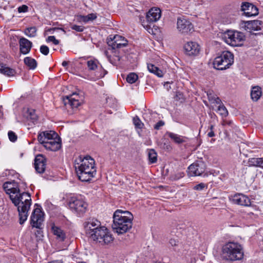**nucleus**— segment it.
Listing matches in <instances>:
<instances>
[{
  "label": "nucleus",
  "mask_w": 263,
  "mask_h": 263,
  "mask_svg": "<svg viewBox=\"0 0 263 263\" xmlns=\"http://www.w3.org/2000/svg\"><path fill=\"white\" fill-rule=\"evenodd\" d=\"M261 88L258 86L252 87L251 91V97L254 101H257L261 96Z\"/></svg>",
  "instance_id": "obj_26"
},
{
  "label": "nucleus",
  "mask_w": 263,
  "mask_h": 263,
  "mask_svg": "<svg viewBox=\"0 0 263 263\" xmlns=\"http://www.w3.org/2000/svg\"><path fill=\"white\" fill-rule=\"evenodd\" d=\"M20 51L23 54L28 53L32 46V43L31 41L25 37H21L19 40Z\"/></svg>",
  "instance_id": "obj_21"
},
{
  "label": "nucleus",
  "mask_w": 263,
  "mask_h": 263,
  "mask_svg": "<svg viewBox=\"0 0 263 263\" xmlns=\"http://www.w3.org/2000/svg\"><path fill=\"white\" fill-rule=\"evenodd\" d=\"M222 125L226 127H233L234 124L232 121L225 120L222 121Z\"/></svg>",
  "instance_id": "obj_42"
},
{
  "label": "nucleus",
  "mask_w": 263,
  "mask_h": 263,
  "mask_svg": "<svg viewBox=\"0 0 263 263\" xmlns=\"http://www.w3.org/2000/svg\"><path fill=\"white\" fill-rule=\"evenodd\" d=\"M241 10L243 12V14L247 17L256 16L258 14V9L257 7L248 2L242 3Z\"/></svg>",
  "instance_id": "obj_16"
},
{
  "label": "nucleus",
  "mask_w": 263,
  "mask_h": 263,
  "mask_svg": "<svg viewBox=\"0 0 263 263\" xmlns=\"http://www.w3.org/2000/svg\"><path fill=\"white\" fill-rule=\"evenodd\" d=\"M25 65L29 67L30 69H34L37 66L36 60L31 57H26L24 59Z\"/></svg>",
  "instance_id": "obj_31"
},
{
  "label": "nucleus",
  "mask_w": 263,
  "mask_h": 263,
  "mask_svg": "<svg viewBox=\"0 0 263 263\" xmlns=\"http://www.w3.org/2000/svg\"><path fill=\"white\" fill-rule=\"evenodd\" d=\"M71 28L72 30H74L77 32H82L84 31V27L83 26H79L77 25H73L71 26Z\"/></svg>",
  "instance_id": "obj_41"
},
{
  "label": "nucleus",
  "mask_w": 263,
  "mask_h": 263,
  "mask_svg": "<svg viewBox=\"0 0 263 263\" xmlns=\"http://www.w3.org/2000/svg\"><path fill=\"white\" fill-rule=\"evenodd\" d=\"M109 46H111L114 49L125 47L127 45V41L121 35H116L110 42H108Z\"/></svg>",
  "instance_id": "obj_19"
},
{
  "label": "nucleus",
  "mask_w": 263,
  "mask_h": 263,
  "mask_svg": "<svg viewBox=\"0 0 263 263\" xmlns=\"http://www.w3.org/2000/svg\"><path fill=\"white\" fill-rule=\"evenodd\" d=\"M233 63V54L230 51H224L215 58L213 64L214 68L222 70L229 68Z\"/></svg>",
  "instance_id": "obj_8"
},
{
  "label": "nucleus",
  "mask_w": 263,
  "mask_h": 263,
  "mask_svg": "<svg viewBox=\"0 0 263 263\" xmlns=\"http://www.w3.org/2000/svg\"><path fill=\"white\" fill-rule=\"evenodd\" d=\"M86 64L88 73L85 74V78L89 80L96 81L104 77L107 73L96 59L88 60Z\"/></svg>",
  "instance_id": "obj_7"
},
{
  "label": "nucleus",
  "mask_w": 263,
  "mask_h": 263,
  "mask_svg": "<svg viewBox=\"0 0 263 263\" xmlns=\"http://www.w3.org/2000/svg\"><path fill=\"white\" fill-rule=\"evenodd\" d=\"M161 17V10L159 8L151 9L146 15V19L149 22L157 21Z\"/></svg>",
  "instance_id": "obj_22"
},
{
  "label": "nucleus",
  "mask_w": 263,
  "mask_h": 263,
  "mask_svg": "<svg viewBox=\"0 0 263 263\" xmlns=\"http://www.w3.org/2000/svg\"><path fill=\"white\" fill-rule=\"evenodd\" d=\"M133 123L136 128L141 129L142 128L143 124L141 122L140 119L137 117H135L133 118Z\"/></svg>",
  "instance_id": "obj_38"
},
{
  "label": "nucleus",
  "mask_w": 263,
  "mask_h": 263,
  "mask_svg": "<svg viewBox=\"0 0 263 263\" xmlns=\"http://www.w3.org/2000/svg\"><path fill=\"white\" fill-rule=\"evenodd\" d=\"M218 105L217 111L219 112V114L223 117L227 116L228 115V111L222 102H221V103Z\"/></svg>",
  "instance_id": "obj_36"
},
{
  "label": "nucleus",
  "mask_w": 263,
  "mask_h": 263,
  "mask_svg": "<svg viewBox=\"0 0 263 263\" xmlns=\"http://www.w3.org/2000/svg\"><path fill=\"white\" fill-rule=\"evenodd\" d=\"M55 30H62V31H64V30L62 28H51L48 29V31L50 32L51 31H54Z\"/></svg>",
  "instance_id": "obj_48"
},
{
  "label": "nucleus",
  "mask_w": 263,
  "mask_h": 263,
  "mask_svg": "<svg viewBox=\"0 0 263 263\" xmlns=\"http://www.w3.org/2000/svg\"><path fill=\"white\" fill-rule=\"evenodd\" d=\"M178 240L174 238H171L170 240V243L172 246H176L178 245Z\"/></svg>",
  "instance_id": "obj_47"
},
{
  "label": "nucleus",
  "mask_w": 263,
  "mask_h": 263,
  "mask_svg": "<svg viewBox=\"0 0 263 263\" xmlns=\"http://www.w3.org/2000/svg\"><path fill=\"white\" fill-rule=\"evenodd\" d=\"M205 187H207V185H206L205 184H204L203 183H200L194 186L193 189L195 190L201 191Z\"/></svg>",
  "instance_id": "obj_43"
},
{
  "label": "nucleus",
  "mask_w": 263,
  "mask_h": 263,
  "mask_svg": "<svg viewBox=\"0 0 263 263\" xmlns=\"http://www.w3.org/2000/svg\"><path fill=\"white\" fill-rule=\"evenodd\" d=\"M80 19L84 23H87L89 21H92L97 18L96 13H90L87 15H80Z\"/></svg>",
  "instance_id": "obj_32"
},
{
  "label": "nucleus",
  "mask_w": 263,
  "mask_h": 263,
  "mask_svg": "<svg viewBox=\"0 0 263 263\" xmlns=\"http://www.w3.org/2000/svg\"><path fill=\"white\" fill-rule=\"evenodd\" d=\"M3 188L5 192L10 195L11 194H15L20 192V190L17 187L16 183L13 181L12 182H6L3 184Z\"/></svg>",
  "instance_id": "obj_23"
},
{
  "label": "nucleus",
  "mask_w": 263,
  "mask_h": 263,
  "mask_svg": "<svg viewBox=\"0 0 263 263\" xmlns=\"http://www.w3.org/2000/svg\"><path fill=\"white\" fill-rule=\"evenodd\" d=\"M248 162L250 166L263 168V158H251L249 159Z\"/></svg>",
  "instance_id": "obj_27"
},
{
  "label": "nucleus",
  "mask_w": 263,
  "mask_h": 263,
  "mask_svg": "<svg viewBox=\"0 0 263 263\" xmlns=\"http://www.w3.org/2000/svg\"><path fill=\"white\" fill-rule=\"evenodd\" d=\"M164 124L165 123L164 121L162 120L159 121L154 125V129L156 130H159L164 125Z\"/></svg>",
  "instance_id": "obj_45"
},
{
  "label": "nucleus",
  "mask_w": 263,
  "mask_h": 263,
  "mask_svg": "<svg viewBox=\"0 0 263 263\" xmlns=\"http://www.w3.org/2000/svg\"><path fill=\"white\" fill-rule=\"evenodd\" d=\"M46 159L43 155H37L34 159V167L36 171L40 174L43 173L46 168Z\"/></svg>",
  "instance_id": "obj_20"
},
{
  "label": "nucleus",
  "mask_w": 263,
  "mask_h": 263,
  "mask_svg": "<svg viewBox=\"0 0 263 263\" xmlns=\"http://www.w3.org/2000/svg\"><path fill=\"white\" fill-rule=\"evenodd\" d=\"M10 198L12 203L17 206L20 223L22 224L28 217V212L31 204V195L28 193L23 192L18 196L10 195Z\"/></svg>",
  "instance_id": "obj_4"
},
{
  "label": "nucleus",
  "mask_w": 263,
  "mask_h": 263,
  "mask_svg": "<svg viewBox=\"0 0 263 263\" xmlns=\"http://www.w3.org/2000/svg\"><path fill=\"white\" fill-rule=\"evenodd\" d=\"M177 29L179 32L187 34L194 31V26L189 20L180 17L177 18Z\"/></svg>",
  "instance_id": "obj_12"
},
{
  "label": "nucleus",
  "mask_w": 263,
  "mask_h": 263,
  "mask_svg": "<svg viewBox=\"0 0 263 263\" xmlns=\"http://www.w3.org/2000/svg\"><path fill=\"white\" fill-rule=\"evenodd\" d=\"M48 263H63V262L59 261V260H55V261H50V262H49Z\"/></svg>",
  "instance_id": "obj_51"
},
{
  "label": "nucleus",
  "mask_w": 263,
  "mask_h": 263,
  "mask_svg": "<svg viewBox=\"0 0 263 263\" xmlns=\"http://www.w3.org/2000/svg\"><path fill=\"white\" fill-rule=\"evenodd\" d=\"M58 137V134L54 131H45L39 134L37 140L46 149L57 151L61 146L60 138Z\"/></svg>",
  "instance_id": "obj_6"
},
{
  "label": "nucleus",
  "mask_w": 263,
  "mask_h": 263,
  "mask_svg": "<svg viewBox=\"0 0 263 263\" xmlns=\"http://www.w3.org/2000/svg\"><path fill=\"white\" fill-rule=\"evenodd\" d=\"M221 252L222 258L229 261L241 260L244 255L241 245L232 241L224 245L222 247Z\"/></svg>",
  "instance_id": "obj_5"
},
{
  "label": "nucleus",
  "mask_w": 263,
  "mask_h": 263,
  "mask_svg": "<svg viewBox=\"0 0 263 263\" xmlns=\"http://www.w3.org/2000/svg\"><path fill=\"white\" fill-rule=\"evenodd\" d=\"M206 169V165L202 161L193 163L188 167V175L190 176H200Z\"/></svg>",
  "instance_id": "obj_13"
},
{
  "label": "nucleus",
  "mask_w": 263,
  "mask_h": 263,
  "mask_svg": "<svg viewBox=\"0 0 263 263\" xmlns=\"http://www.w3.org/2000/svg\"><path fill=\"white\" fill-rule=\"evenodd\" d=\"M214 127V126L213 125H211L209 127V129H210V131H213Z\"/></svg>",
  "instance_id": "obj_52"
},
{
  "label": "nucleus",
  "mask_w": 263,
  "mask_h": 263,
  "mask_svg": "<svg viewBox=\"0 0 263 263\" xmlns=\"http://www.w3.org/2000/svg\"><path fill=\"white\" fill-rule=\"evenodd\" d=\"M208 136L209 137H213L215 136V133L214 131H210L208 133Z\"/></svg>",
  "instance_id": "obj_49"
},
{
  "label": "nucleus",
  "mask_w": 263,
  "mask_h": 263,
  "mask_svg": "<svg viewBox=\"0 0 263 263\" xmlns=\"http://www.w3.org/2000/svg\"><path fill=\"white\" fill-rule=\"evenodd\" d=\"M36 30L35 27H31L26 28L24 31V33L28 37H34L36 35Z\"/></svg>",
  "instance_id": "obj_35"
},
{
  "label": "nucleus",
  "mask_w": 263,
  "mask_h": 263,
  "mask_svg": "<svg viewBox=\"0 0 263 263\" xmlns=\"http://www.w3.org/2000/svg\"><path fill=\"white\" fill-rule=\"evenodd\" d=\"M224 41L232 46H240L245 40V35L242 32L228 30L223 35Z\"/></svg>",
  "instance_id": "obj_9"
},
{
  "label": "nucleus",
  "mask_w": 263,
  "mask_h": 263,
  "mask_svg": "<svg viewBox=\"0 0 263 263\" xmlns=\"http://www.w3.org/2000/svg\"><path fill=\"white\" fill-rule=\"evenodd\" d=\"M47 42H52L54 45H58L59 41L57 40L54 36H49L47 39Z\"/></svg>",
  "instance_id": "obj_44"
},
{
  "label": "nucleus",
  "mask_w": 263,
  "mask_h": 263,
  "mask_svg": "<svg viewBox=\"0 0 263 263\" xmlns=\"http://www.w3.org/2000/svg\"><path fill=\"white\" fill-rule=\"evenodd\" d=\"M184 49L186 55L196 56L199 54L200 48L197 43L191 41L184 44Z\"/></svg>",
  "instance_id": "obj_17"
},
{
  "label": "nucleus",
  "mask_w": 263,
  "mask_h": 263,
  "mask_svg": "<svg viewBox=\"0 0 263 263\" xmlns=\"http://www.w3.org/2000/svg\"><path fill=\"white\" fill-rule=\"evenodd\" d=\"M40 52L44 55H47L49 52V48L46 45H42L40 49Z\"/></svg>",
  "instance_id": "obj_40"
},
{
  "label": "nucleus",
  "mask_w": 263,
  "mask_h": 263,
  "mask_svg": "<svg viewBox=\"0 0 263 263\" xmlns=\"http://www.w3.org/2000/svg\"><path fill=\"white\" fill-rule=\"evenodd\" d=\"M27 118L34 124L37 122L38 120V117L35 114V110L34 109L28 110V115L27 116Z\"/></svg>",
  "instance_id": "obj_34"
},
{
  "label": "nucleus",
  "mask_w": 263,
  "mask_h": 263,
  "mask_svg": "<svg viewBox=\"0 0 263 263\" xmlns=\"http://www.w3.org/2000/svg\"><path fill=\"white\" fill-rule=\"evenodd\" d=\"M148 156L151 163H154L157 162V154L154 149H151L148 151Z\"/></svg>",
  "instance_id": "obj_33"
},
{
  "label": "nucleus",
  "mask_w": 263,
  "mask_h": 263,
  "mask_svg": "<svg viewBox=\"0 0 263 263\" xmlns=\"http://www.w3.org/2000/svg\"><path fill=\"white\" fill-rule=\"evenodd\" d=\"M74 167L80 180L88 182L95 177L97 173L95 161L89 156L82 158L81 156L75 161Z\"/></svg>",
  "instance_id": "obj_2"
},
{
  "label": "nucleus",
  "mask_w": 263,
  "mask_h": 263,
  "mask_svg": "<svg viewBox=\"0 0 263 263\" xmlns=\"http://www.w3.org/2000/svg\"><path fill=\"white\" fill-rule=\"evenodd\" d=\"M28 8L26 5H24L18 8V11L20 13L25 12L27 11Z\"/></svg>",
  "instance_id": "obj_46"
},
{
  "label": "nucleus",
  "mask_w": 263,
  "mask_h": 263,
  "mask_svg": "<svg viewBox=\"0 0 263 263\" xmlns=\"http://www.w3.org/2000/svg\"><path fill=\"white\" fill-rule=\"evenodd\" d=\"M234 203L244 206H251L254 210H256V206L252 203L250 198L242 194H236L233 197Z\"/></svg>",
  "instance_id": "obj_14"
},
{
  "label": "nucleus",
  "mask_w": 263,
  "mask_h": 263,
  "mask_svg": "<svg viewBox=\"0 0 263 263\" xmlns=\"http://www.w3.org/2000/svg\"><path fill=\"white\" fill-rule=\"evenodd\" d=\"M78 94L73 93L64 98L63 102L65 105H69L72 108H77L81 104V100Z\"/></svg>",
  "instance_id": "obj_18"
},
{
  "label": "nucleus",
  "mask_w": 263,
  "mask_h": 263,
  "mask_svg": "<svg viewBox=\"0 0 263 263\" xmlns=\"http://www.w3.org/2000/svg\"><path fill=\"white\" fill-rule=\"evenodd\" d=\"M138 76L135 73H130L126 78V81L130 84L135 83L138 79Z\"/></svg>",
  "instance_id": "obj_37"
},
{
  "label": "nucleus",
  "mask_w": 263,
  "mask_h": 263,
  "mask_svg": "<svg viewBox=\"0 0 263 263\" xmlns=\"http://www.w3.org/2000/svg\"><path fill=\"white\" fill-rule=\"evenodd\" d=\"M9 140L11 142H15L16 141L17 137L16 135L12 131H9L8 133Z\"/></svg>",
  "instance_id": "obj_39"
},
{
  "label": "nucleus",
  "mask_w": 263,
  "mask_h": 263,
  "mask_svg": "<svg viewBox=\"0 0 263 263\" xmlns=\"http://www.w3.org/2000/svg\"><path fill=\"white\" fill-rule=\"evenodd\" d=\"M262 24V21L258 20L248 21H243L240 23V26L245 30L251 32L253 31L260 30L261 29L260 26Z\"/></svg>",
  "instance_id": "obj_15"
},
{
  "label": "nucleus",
  "mask_w": 263,
  "mask_h": 263,
  "mask_svg": "<svg viewBox=\"0 0 263 263\" xmlns=\"http://www.w3.org/2000/svg\"><path fill=\"white\" fill-rule=\"evenodd\" d=\"M167 134L172 140L177 144H180L185 142L184 139L185 137L181 136L171 132H168Z\"/></svg>",
  "instance_id": "obj_29"
},
{
  "label": "nucleus",
  "mask_w": 263,
  "mask_h": 263,
  "mask_svg": "<svg viewBox=\"0 0 263 263\" xmlns=\"http://www.w3.org/2000/svg\"><path fill=\"white\" fill-rule=\"evenodd\" d=\"M84 227L87 236L101 245H107L114 240V237L108 230L101 226V222L97 219H89L84 223Z\"/></svg>",
  "instance_id": "obj_1"
},
{
  "label": "nucleus",
  "mask_w": 263,
  "mask_h": 263,
  "mask_svg": "<svg viewBox=\"0 0 263 263\" xmlns=\"http://www.w3.org/2000/svg\"><path fill=\"white\" fill-rule=\"evenodd\" d=\"M112 229L119 234L127 232L132 227L133 215L128 211L117 210L113 216Z\"/></svg>",
  "instance_id": "obj_3"
},
{
  "label": "nucleus",
  "mask_w": 263,
  "mask_h": 263,
  "mask_svg": "<svg viewBox=\"0 0 263 263\" xmlns=\"http://www.w3.org/2000/svg\"><path fill=\"white\" fill-rule=\"evenodd\" d=\"M0 72L8 77L13 76L16 73L14 69L6 66L3 63H0Z\"/></svg>",
  "instance_id": "obj_25"
},
{
  "label": "nucleus",
  "mask_w": 263,
  "mask_h": 263,
  "mask_svg": "<svg viewBox=\"0 0 263 263\" xmlns=\"http://www.w3.org/2000/svg\"><path fill=\"white\" fill-rule=\"evenodd\" d=\"M69 208L79 216L84 214L87 208V204L80 197H71L68 201Z\"/></svg>",
  "instance_id": "obj_10"
},
{
  "label": "nucleus",
  "mask_w": 263,
  "mask_h": 263,
  "mask_svg": "<svg viewBox=\"0 0 263 263\" xmlns=\"http://www.w3.org/2000/svg\"><path fill=\"white\" fill-rule=\"evenodd\" d=\"M147 69L151 73L155 74L158 77H162L163 76V72L162 70L155 66L154 64H148Z\"/></svg>",
  "instance_id": "obj_30"
},
{
  "label": "nucleus",
  "mask_w": 263,
  "mask_h": 263,
  "mask_svg": "<svg viewBox=\"0 0 263 263\" xmlns=\"http://www.w3.org/2000/svg\"><path fill=\"white\" fill-rule=\"evenodd\" d=\"M44 214L40 208H35L31 216V224L32 227L39 229L37 231V235L41 234V229L44 221Z\"/></svg>",
  "instance_id": "obj_11"
},
{
  "label": "nucleus",
  "mask_w": 263,
  "mask_h": 263,
  "mask_svg": "<svg viewBox=\"0 0 263 263\" xmlns=\"http://www.w3.org/2000/svg\"><path fill=\"white\" fill-rule=\"evenodd\" d=\"M51 230L57 240L60 241H64L66 238V234L63 230L54 225L52 227Z\"/></svg>",
  "instance_id": "obj_24"
},
{
  "label": "nucleus",
  "mask_w": 263,
  "mask_h": 263,
  "mask_svg": "<svg viewBox=\"0 0 263 263\" xmlns=\"http://www.w3.org/2000/svg\"><path fill=\"white\" fill-rule=\"evenodd\" d=\"M206 95L208 96L209 101L212 103H215L216 104L221 103V100L218 97H217L213 90H209L207 91Z\"/></svg>",
  "instance_id": "obj_28"
},
{
  "label": "nucleus",
  "mask_w": 263,
  "mask_h": 263,
  "mask_svg": "<svg viewBox=\"0 0 263 263\" xmlns=\"http://www.w3.org/2000/svg\"><path fill=\"white\" fill-rule=\"evenodd\" d=\"M68 62L66 61H63L62 63V65L63 66V67H66L68 65Z\"/></svg>",
  "instance_id": "obj_50"
}]
</instances>
